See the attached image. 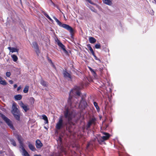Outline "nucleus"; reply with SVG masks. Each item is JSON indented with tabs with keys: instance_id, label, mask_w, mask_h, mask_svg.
I'll return each instance as SVG.
<instances>
[{
	"instance_id": "obj_30",
	"label": "nucleus",
	"mask_w": 156,
	"mask_h": 156,
	"mask_svg": "<svg viewBox=\"0 0 156 156\" xmlns=\"http://www.w3.org/2000/svg\"><path fill=\"white\" fill-rule=\"evenodd\" d=\"M60 150L62 152L64 153L65 154H66V148H65L63 146H61L60 147Z\"/></svg>"
},
{
	"instance_id": "obj_37",
	"label": "nucleus",
	"mask_w": 156,
	"mask_h": 156,
	"mask_svg": "<svg viewBox=\"0 0 156 156\" xmlns=\"http://www.w3.org/2000/svg\"><path fill=\"white\" fill-rule=\"evenodd\" d=\"M89 69L90 70V71H91V72L92 73V74L93 73H94L95 72L91 68H90V67H89Z\"/></svg>"
},
{
	"instance_id": "obj_48",
	"label": "nucleus",
	"mask_w": 156,
	"mask_h": 156,
	"mask_svg": "<svg viewBox=\"0 0 156 156\" xmlns=\"http://www.w3.org/2000/svg\"><path fill=\"white\" fill-rule=\"evenodd\" d=\"M89 146V145L88 144L87 145V147H88Z\"/></svg>"
},
{
	"instance_id": "obj_34",
	"label": "nucleus",
	"mask_w": 156,
	"mask_h": 156,
	"mask_svg": "<svg viewBox=\"0 0 156 156\" xmlns=\"http://www.w3.org/2000/svg\"><path fill=\"white\" fill-rule=\"evenodd\" d=\"M36 147L37 148H39V140L38 139L36 140Z\"/></svg>"
},
{
	"instance_id": "obj_24",
	"label": "nucleus",
	"mask_w": 156,
	"mask_h": 156,
	"mask_svg": "<svg viewBox=\"0 0 156 156\" xmlns=\"http://www.w3.org/2000/svg\"><path fill=\"white\" fill-rule=\"evenodd\" d=\"M41 83L44 87H47L48 85V83L43 80H41Z\"/></svg>"
},
{
	"instance_id": "obj_19",
	"label": "nucleus",
	"mask_w": 156,
	"mask_h": 156,
	"mask_svg": "<svg viewBox=\"0 0 156 156\" xmlns=\"http://www.w3.org/2000/svg\"><path fill=\"white\" fill-rule=\"evenodd\" d=\"M47 59L48 60V62L51 64L52 66L55 69L56 67H55V65H54V64L52 62L51 60L48 56L47 57Z\"/></svg>"
},
{
	"instance_id": "obj_31",
	"label": "nucleus",
	"mask_w": 156,
	"mask_h": 156,
	"mask_svg": "<svg viewBox=\"0 0 156 156\" xmlns=\"http://www.w3.org/2000/svg\"><path fill=\"white\" fill-rule=\"evenodd\" d=\"M94 106L95 107L96 109H97V111L98 112L99 111V108L98 105L97 103L94 101Z\"/></svg>"
},
{
	"instance_id": "obj_32",
	"label": "nucleus",
	"mask_w": 156,
	"mask_h": 156,
	"mask_svg": "<svg viewBox=\"0 0 156 156\" xmlns=\"http://www.w3.org/2000/svg\"><path fill=\"white\" fill-rule=\"evenodd\" d=\"M95 48L96 49H100L101 48V46L100 44L99 43L96 44L95 46Z\"/></svg>"
},
{
	"instance_id": "obj_50",
	"label": "nucleus",
	"mask_w": 156,
	"mask_h": 156,
	"mask_svg": "<svg viewBox=\"0 0 156 156\" xmlns=\"http://www.w3.org/2000/svg\"><path fill=\"white\" fill-rule=\"evenodd\" d=\"M40 156H41V155H40Z\"/></svg>"
},
{
	"instance_id": "obj_17",
	"label": "nucleus",
	"mask_w": 156,
	"mask_h": 156,
	"mask_svg": "<svg viewBox=\"0 0 156 156\" xmlns=\"http://www.w3.org/2000/svg\"><path fill=\"white\" fill-rule=\"evenodd\" d=\"M41 12L43 13V14L44 15L47 17L49 20H50L51 21H52V19L45 12L44 10L43 9H41Z\"/></svg>"
},
{
	"instance_id": "obj_42",
	"label": "nucleus",
	"mask_w": 156,
	"mask_h": 156,
	"mask_svg": "<svg viewBox=\"0 0 156 156\" xmlns=\"http://www.w3.org/2000/svg\"><path fill=\"white\" fill-rule=\"evenodd\" d=\"M92 74L94 76H97V74L95 72L94 73H92Z\"/></svg>"
},
{
	"instance_id": "obj_25",
	"label": "nucleus",
	"mask_w": 156,
	"mask_h": 156,
	"mask_svg": "<svg viewBox=\"0 0 156 156\" xmlns=\"http://www.w3.org/2000/svg\"><path fill=\"white\" fill-rule=\"evenodd\" d=\"M14 98L16 100H20L22 98V95L20 94H18L15 96Z\"/></svg>"
},
{
	"instance_id": "obj_49",
	"label": "nucleus",
	"mask_w": 156,
	"mask_h": 156,
	"mask_svg": "<svg viewBox=\"0 0 156 156\" xmlns=\"http://www.w3.org/2000/svg\"><path fill=\"white\" fill-rule=\"evenodd\" d=\"M50 1H51V2H52V0H50Z\"/></svg>"
},
{
	"instance_id": "obj_7",
	"label": "nucleus",
	"mask_w": 156,
	"mask_h": 156,
	"mask_svg": "<svg viewBox=\"0 0 156 156\" xmlns=\"http://www.w3.org/2000/svg\"><path fill=\"white\" fill-rule=\"evenodd\" d=\"M17 139L20 144L22 146V149L23 151V153L24 156H30L27 152L25 150L23 146V144L22 141V137L21 135H18Z\"/></svg>"
},
{
	"instance_id": "obj_41",
	"label": "nucleus",
	"mask_w": 156,
	"mask_h": 156,
	"mask_svg": "<svg viewBox=\"0 0 156 156\" xmlns=\"http://www.w3.org/2000/svg\"><path fill=\"white\" fill-rule=\"evenodd\" d=\"M21 89V86H20L18 87L17 90L18 91L20 89Z\"/></svg>"
},
{
	"instance_id": "obj_23",
	"label": "nucleus",
	"mask_w": 156,
	"mask_h": 156,
	"mask_svg": "<svg viewBox=\"0 0 156 156\" xmlns=\"http://www.w3.org/2000/svg\"><path fill=\"white\" fill-rule=\"evenodd\" d=\"M104 2L108 5H110L112 4V0H103Z\"/></svg>"
},
{
	"instance_id": "obj_33",
	"label": "nucleus",
	"mask_w": 156,
	"mask_h": 156,
	"mask_svg": "<svg viewBox=\"0 0 156 156\" xmlns=\"http://www.w3.org/2000/svg\"><path fill=\"white\" fill-rule=\"evenodd\" d=\"M11 144L14 146H16V143L15 141L13 139H12L11 140Z\"/></svg>"
},
{
	"instance_id": "obj_35",
	"label": "nucleus",
	"mask_w": 156,
	"mask_h": 156,
	"mask_svg": "<svg viewBox=\"0 0 156 156\" xmlns=\"http://www.w3.org/2000/svg\"><path fill=\"white\" fill-rule=\"evenodd\" d=\"M11 75V73L10 72H7L6 73V76L8 77H9Z\"/></svg>"
},
{
	"instance_id": "obj_13",
	"label": "nucleus",
	"mask_w": 156,
	"mask_h": 156,
	"mask_svg": "<svg viewBox=\"0 0 156 156\" xmlns=\"http://www.w3.org/2000/svg\"><path fill=\"white\" fill-rule=\"evenodd\" d=\"M65 125L66 127V130L68 131L69 133H71L72 132V126L70 124V122L69 123L68 122L65 123Z\"/></svg>"
},
{
	"instance_id": "obj_47",
	"label": "nucleus",
	"mask_w": 156,
	"mask_h": 156,
	"mask_svg": "<svg viewBox=\"0 0 156 156\" xmlns=\"http://www.w3.org/2000/svg\"><path fill=\"white\" fill-rule=\"evenodd\" d=\"M154 1H155V4H156V0H154Z\"/></svg>"
},
{
	"instance_id": "obj_8",
	"label": "nucleus",
	"mask_w": 156,
	"mask_h": 156,
	"mask_svg": "<svg viewBox=\"0 0 156 156\" xmlns=\"http://www.w3.org/2000/svg\"><path fill=\"white\" fill-rule=\"evenodd\" d=\"M87 106V104L86 100L85 97L83 96L81 97V99L79 105V107L82 109H84Z\"/></svg>"
},
{
	"instance_id": "obj_9",
	"label": "nucleus",
	"mask_w": 156,
	"mask_h": 156,
	"mask_svg": "<svg viewBox=\"0 0 156 156\" xmlns=\"http://www.w3.org/2000/svg\"><path fill=\"white\" fill-rule=\"evenodd\" d=\"M55 41L57 43L58 45L63 50L64 53L67 55H69L68 51L66 50L65 46L63 45L60 41V40L57 38L55 40Z\"/></svg>"
},
{
	"instance_id": "obj_43",
	"label": "nucleus",
	"mask_w": 156,
	"mask_h": 156,
	"mask_svg": "<svg viewBox=\"0 0 156 156\" xmlns=\"http://www.w3.org/2000/svg\"><path fill=\"white\" fill-rule=\"evenodd\" d=\"M14 88H16L17 87V85L16 84H15L14 85Z\"/></svg>"
},
{
	"instance_id": "obj_18",
	"label": "nucleus",
	"mask_w": 156,
	"mask_h": 156,
	"mask_svg": "<svg viewBox=\"0 0 156 156\" xmlns=\"http://www.w3.org/2000/svg\"><path fill=\"white\" fill-rule=\"evenodd\" d=\"M89 42L91 44H94L96 41V40L93 37H90L89 39Z\"/></svg>"
},
{
	"instance_id": "obj_21",
	"label": "nucleus",
	"mask_w": 156,
	"mask_h": 156,
	"mask_svg": "<svg viewBox=\"0 0 156 156\" xmlns=\"http://www.w3.org/2000/svg\"><path fill=\"white\" fill-rule=\"evenodd\" d=\"M87 48H88L89 49L92 55H94V52L92 48L91 47L90 45V44H88L87 45Z\"/></svg>"
},
{
	"instance_id": "obj_27",
	"label": "nucleus",
	"mask_w": 156,
	"mask_h": 156,
	"mask_svg": "<svg viewBox=\"0 0 156 156\" xmlns=\"http://www.w3.org/2000/svg\"><path fill=\"white\" fill-rule=\"evenodd\" d=\"M11 56L13 59V60L14 62H16L17 61L18 58L16 55H12Z\"/></svg>"
},
{
	"instance_id": "obj_28",
	"label": "nucleus",
	"mask_w": 156,
	"mask_h": 156,
	"mask_svg": "<svg viewBox=\"0 0 156 156\" xmlns=\"http://www.w3.org/2000/svg\"><path fill=\"white\" fill-rule=\"evenodd\" d=\"M22 107L25 111V112H27L29 108H28L22 102Z\"/></svg>"
},
{
	"instance_id": "obj_39",
	"label": "nucleus",
	"mask_w": 156,
	"mask_h": 156,
	"mask_svg": "<svg viewBox=\"0 0 156 156\" xmlns=\"http://www.w3.org/2000/svg\"><path fill=\"white\" fill-rule=\"evenodd\" d=\"M43 146V144L40 140V148Z\"/></svg>"
},
{
	"instance_id": "obj_12",
	"label": "nucleus",
	"mask_w": 156,
	"mask_h": 156,
	"mask_svg": "<svg viewBox=\"0 0 156 156\" xmlns=\"http://www.w3.org/2000/svg\"><path fill=\"white\" fill-rule=\"evenodd\" d=\"M63 74L64 77L66 78H68L70 79L72 78L71 75L66 70H63Z\"/></svg>"
},
{
	"instance_id": "obj_40",
	"label": "nucleus",
	"mask_w": 156,
	"mask_h": 156,
	"mask_svg": "<svg viewBox=\"0 0 156 156\" xmlns=\"http://www.w3.org/2000/svg\"><path fill=\"white\" fill-rule=\"evenodd\" d=\"M9 82L11 84H12L13 83V81L12 80H9Z\"/></svg>"
},
{
	"instance_id": "obj_26",
	"label": "nucleus",
	"mask_w": 156,
	"mask_h": 156,
	"mask_svg": "<svg viewBox=\"0 0 156 156\" xmlns=\"http://www.w3.org/2000/svg\"><path fill=\"white\" fill-rule=\"evenodd\" d=\"M29 86L27 85H26L25 87H24L23 90V91L25 93H27L29 90Z\"/></svg>"
},
{
	"instance_id": "obj_16",
	"label": "nucleus",
	"mask_w": 156,
	"mask_h": 156,
	"mask_svg": "<svg viewBox=\"0 0 156 156\" xmlns=\"http://www.w3.org/2000/svg\"><path fill=\"white\" fill-rule=\"evenodd\" d=\"M42 119L44 120V124H48L49 123L47 116L45 115H42Z\"/></svg>"
},
{
	"instance_id": "obj_2",
	"label": "nucleus",
	"mask_w": 156,
	"mask_h": 156,
	"mask_svg": "<svg viewBox=\"0 0 156 156\" xmlns=\"http://www.w3.org/2000/svg\"><path fill=\"white\" fill-rule=\"evenodd\" d=\"M63 113L65 118L67 119V122L69 123L73 118V112L70 110L69 107H66Z\"/></svg>"
},
{
	"instance_id": "obj_6",
	"label": "nucleus",
	"mask_w": 156,
	"mask_h": 156,
	"mask_svg": "<svg viewBox=\"0 0 156 156\" xmlns=\"http://www.w3.org/2000/svg\"><path fill=\"white\" fill-rule=\"evenodd\" d=\"M1 117L11 129L13 130L15 129L12 121L9 119L3 114L1 115Z\"/></svg>"
},
{
	"instance_id": "obj_29",
	"label": "nucleus",
	"mask_w": 156,
	"mask_h": 156,
	"mask_svg": "<svg viewBox=\"0 0 156 156\" xmlns=\"http://www.w3.org/2000/svg\"><path fill=\"white\" fill-rule=\"evenodd\" d=\"M102 137H98L97 138V140L99 143L100 144H101L103 142H104V141L103 140L101 139Z\"/></svg>"
},
{
	"instance_id": "obj_4",
	"label": "nucleus",
	"mask_w": 156,
	"mask_h": 156,
	"mask_svg": "<svg viewBox=\"0 0 156 156\" xmlns=\"http://www.w3.org/2000/svg\"><path fill=\"white\" fill-rule=\"evenodd\" d=\"M12 112L15 118L17 120L19 121L20 119V113L19 110L16 107V104L14 103L12 105Z\"/></svg>"
},
{
	"instance_id": "obj_5",
	"label": "nucleus",
	"mask_w": 156,
	"mask_h": 156,
	"mask_svg": "<svg viewBox=\"0 0 156 156\" xmlns=\"http://www.w3.org/2000/svg\"><path fill=\"white\" fill-rule=\"evenodd\" d=\"M65 126V123L63 122L62 117L61 116L59 117L58 121L56 125L55 128L58 130H59L64 127Z\"/></svg>"
},
{
	"instance_id": "obj_45",
	"label": "nucleus",
	"mask_w": 156,
	"mask_h": 156,
	"mask_svg": "<svg viewBox=\"0 0 156 156\" xmlns=\"http://www.w3.org/2000/svg\"><path fill=\"white\" fill-rule=\"evenodd\" d=\"M34 156H39V155H35Z\"/></svg>"
},
{
	"instance_id": "obj_14",
	"label": "nucleus",
	"mask_w": 156,
	"mask_h": 156,
	"mask_svg": "<svg viewBox=\"0 0 156 156\" xmlns=\"http://www.w3.org/2000/svg\"><path fill=\"white\" fill-rule=\"evenodd\" d=\"M103 134H104L105 136L102 137L101 139L103 140L104 141L108 140L111 136L109 133H107L103 132Z\"/></svg>"
},
{
	"instance_id": "obj_38",
	"label": "nucleus",
	"mask_w": 156,
	"mask_h": 156,
	"mask_svg": "<svg viewBox=\"0 0 156 156\" xmlns=\"http://www.w3.org/2000/svg\"><path fill=\"white\" fill-rule=\"evenodd\" d=\"M92 55L94 56V59L95 60H98V57L95 55V53H94V55Z\"/></svg>"
},
{
	"instance_id": "obj_46",
	"label": "nucleus",
	"mask_w": 156,
	"mask_h": 156,
	"mask_svg": "<svg viewBox=\"0 0 156 156\" xmlns=\"http://www.w3.org/2000/svg\"><path fill=\"white\" fill-rule=\"evenodd\" d=\"M44 128L46 129H47V128L45 126H44Z\"/></svg>"
},
{
	"instance_id": "obj_15",
	"label": "nucleus",
	"mask_w": 156,
	"mask_h": 156,
	"mask_svg": "<svg viewBox=\"0 0 156 156\" xmlns=\"http://www.w3.org/2000/svg\"><path fill=\"white\" fill-rule=\"evenodd\" d=\"M9 49L10 51L12 53L14 52H17L18 53L19 49L16 48H11V47H9L8 48Z\"/></svg>"
},
{
	"instance_id": "obj_20",
	"label": "nucleus",
	"mask_w": 156,
	"mask_h": 156,
	"mask_svg": "<svg viewBox=\"0 0 156 156\" xmlns=\"http://www.w3.org/2000/svg\"><path fill=\"white\" fill-rule=\"evenodd\" d=\"M2 78L0 76V83L3 85H5L7 84V83L5 80H2Z\"/></svg>"
},
{
	"instance_id": "obj_11",
	"label": "nucleus",
	"mask_w": 156,
	"mask_h": 156,
	"mask_svg": "<svg viewBox=\"0 0 156 156\" xmlns=\"http://www.w3.org/2000/svg\"><path fill=\"white\" fill-rule=\"evenodd\" d=\"M32 47L34 48L37 55L38 56L39 53V49L38 44L36 42H34L32 43Z\"/></svg>"
},
{
	"instance_id": "obj_3",
	"label": "nucleus",
	"mask_w": 156,
	"mask_h": 156,
	"mask_svg": "<svg viewBox=\"0 0 156 156\" xmlns=\"http://www.w3.org/2000/svg\"><path fill=\"white\" fill-rule=\"evenodd\" d=\"M54 19L59 26L66 29L69 31L71 36L73 35V33L74 30L71 26L68 24H62L55 17H54Z\"/></svg>"
},
{
	"instance_id": "obj_22",
	"label": "nucleus",
	"mask_w": 156,
	"mask_h": 156,
	"mask_svg": "<svg viewBox=\"0 0 156 156\" xmlns=\"http://www.w3.org/2000/svg\"><path fill=\"white\" fill-rule=\"evenodd\" d=\"M28 147L32 151H34L36 150L34 146L32 144L29 143Z\"/></svg>"
},
{
	"instance_id": "obj_44",
	"label": "nucleus",
	"mask_w": 156,
	"mask_h": 156,
	"mask_svg": "<svg viewBox=\"0 0 156 156\" xmlns=\"http://www.w3.org/2000/svg\"><path fill=\"white\" fill-rule=\"evenodd\" d=\"M122 153H119V156H122Z\"/></svg>"
},
{
	"instance_id": "obj_10",
	"label": "nucleus",
	"mask_w": 156,
	"mask_h": 156,
	"mask_svg": "<svg viewBox=\"0 0 156 156\" xmlns=\"http://www.w3.org/2000/svg\"><path fill=\"white\" fill-rule=\"evenodd\" d=\"M96 121V119L95 118H93L90 119L89 120L87 124V129L89 128L92 124H95Z\"/></svg>"
},
{
	"instance_id": "obj_36",
	"label": "nucleus",
	"mask_w": 156,
	"mask_h": 156,
	"mask_svg": "<svg viewBox=\"0 0 156 156\" xmlns=\"http://www.w3.org/2000/svg\"><path fill=\"white\" fill-rule=\"evenodd\" d=\"M89 69L90 70V71H91V72L92 73V74L93 73H94L95 72L91 68H90V67H89Z\"/></svg>"
},
{
	"instance_id": "obj_1",
	"label": "nucleus",
	"mask_w": 156,
	"mask_h": 156,
	"mask_svg": "<svg viewBox=\"0 0 156 156\" xmlns=\"http://www.w3.org/2000/svg\"><path fill=\"white\" fill-rule=\"evenodd\" d=\"M81 89L80 87L75 86L73 89H72L69 94V97L68 100V104L70 106H71L73 104H74L76 105L78 103V100L77 98H73L71 95V93L73 90H76V94L78 96H80L81 95V93L80 91Z\"/></svg>"
}]
</instances>
